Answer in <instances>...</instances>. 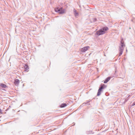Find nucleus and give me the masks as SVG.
I'll list each match as a JSON object with an SVG mask.
<instances>
[{
  "label": "nucleus",
  "mask_w": 135,
  "mask_h": 135,
  "mask_svg": "<svg viewBox=\"0 0 135 135\" xmlns=\"http://www.w3.org/2000/svg\"><path fill=\"white\" fill-rule=\"evenodd\" d=\"M0 86L4 88H6L7 87V86L6 85L3 84H0Z\"/></svg>",
  "instance_id": "9b49d317"
},
{
  "label": "nucleus",
  "mask_w": 135,
  "mask_h": 135,
  "mask_svg": "<svg viewBox=\"0 0 135 135\" xmlns=\"http://www.w3.org/2000/svg\"><path fill=\"white\" fill-rule=\"evenodd\" d=\"M89 47V46H86L82 48L81 50V51L82 52H84L86 51Z\"/></svg>",
  "instance_id": "423d86ee"
},
{
  "label": "nucleus",
  "mask_w": 135,
  "mask_h": 135,
  "mask_svg": "<svg viewBox=\"0 0 135 135\" xmlns=\"http://www.w3.org/2000/svg\"><path fill=\"white\" fill-rule=\"evenodd\" d=\"M1 111H2L0 109V113H1Z\"/></svg>",
  "instance_id": "4468645a"
},
{
  "label": "nucleus",
  "mask_w": 135,
  "mask_h": 135,
  "mask_svg": "<svg viewBox=\"0 0 135 135\" xmlns=\"http://www.w3.org/2000/svg\"><path fill=\"white\" fill-rule=\"evenodd\" d=\"M124 46L125 45L124 44V42L123 40H122L121 41V44H120L119 50V56L121 55L122 54Z\"/></svg>",
  "instance_id": "7ed1b4c3"
},
{
  "label": "nucleus",
  "mask_w": 135,
  "mask_h": 135,
  "mask_svg": "<svg viewBox=\"0 0 135 135\" xmlns=\"http://www.w3.org/2000/svg\"><path fill=\"white\" fill-rule=\"evenodd\" d=\"M24 68L25 69V71H27V70L29 68L28 66L26 65H25L24 66Z\"/></svg>",
  "instance_id": "9d476101"
},
{
  "label": "nucleus",
  "mask_w": 135,
  "mask_h": 135,
  "mask_svg": "<svg viewBox=\"0 0 135 135\" xmlns=\"http://www.w3.org/2000/svg\"><path fill=\"white\" fill-rule=\"evenodd\" d=\"M124 46L125 45L124 44V42L123 40H122L121 41V44H120L119 50V56L121 55L122 54Z\"/></svg>",
  "instance_id": "f03ea898"
},
{
  "label": "nucleus",
  "mask_w": 135,
  "mask_h": 135,
  "mask_svg": "<svg viewBox=\"0 0 135 135\" xmlns=\"http://www.w3.org/2000/svg\"><path fill=\"white\" fill-rule=\"evenodd\" d=\"M74 14L75 16H78V12H76V10L75 9H74Z\"/></svg>",
  "instance_id": "1a4fd4ad"
},
{
  "label": "nucleus",
  "mask_w": 135,
  "mask_h": 135,
  "mask_svg": "<svg viewBox=\"0 0 135 135\" xmlns=\"http://www.w3.org/2000/svg\"><path fill=\"white\" fill-rule=\"evenodd\" d=\"M106 87V86L104 84L101 85L100 87L99 88L97 94V95L99 96L101 94V92L102 90Z\"/></svg>",
  "instance_id": "39448f33"
},
{
  "label": "nucleus",
  "mask_w": 135,
  "mask_h": 135,
  "mask_svg": "<svg viewBox=\"0 0 135 135\" xmlns=\"http://www.w3.org/2000/svg\"><path fill=\"white\" fill-rule=\"evenodd\" d=\"M67 105L66 104H61L60 105V107L61 108H63L66 107Z\"/></svg>",
  "instance_id": "f8f14e48"
},
{
  "label": "nucleus",
  "mask_w": 135,
  "mask_h": 135,
  "mask_svg": "<svg viewBox=\"0 0 135 135\" xmlns=\"http://www.w3.org/2000/svg\"><path fill=\"white\" fill-rule=\"evenodd\" d=\"M55 11L56 12H58L60 14H63L66 12V9H62V8H56Z\"/></svg>",
  "instance_id": "20e7f679"
},
{
  "label": "nucleus",
  "mask_w": 135,
  "mask_h": 135,
  "mask_svg": "<svg viewBox=\"0 0 135 135\" xmlns=\"http://www.w3.org/2000/svg\"><path fill=\"white\" fill-rule=\"evenodd\" d=\"M20 83L19 80L18 79H16L15 80L14 83L15 85L16 86L18 85Z\"/></svg>",
  "instance_id": "0eeeda50"
},
{
  "label": "nucleus",
  "mask_w": 135,
  "mask_h": 135,
  "mask_svg": "<svg viewBox=\"0 0 135 135\" xmlns=\"http://www.w3.org/2000/svg\"><path fill=\"white\" fill-rule=\"evenodd\" d=\"M134 105H135V102L133 103L132 104V106H134Z\"/></svg>",
  "instance_id": "ddd939ff"
},
{
  "label": "nucleus",
  "mask_w": 135,
  "mask_h": 135,
  "mask_svg": "<svg viewBox=\"0 0 135 135\" xmlns=\"http://www.w3.org/2000/svg\"><path fill=\"white\" fill-rule=\"evenodd\" d=\"M110 79V77H109L107 78L104 81V83H107L108 81H109Z\"/></svg>",
  "instance_id": "6e6552de"
},
{
  "label": "nucleus",
  "mask_w": 135,
  "mask_h": 135,
  "mask_svg": "<svg viewBox=\"0 0 135 135\" xmlns=\"http://www.w3.org/2000/svg\"><path fill=\"white\" fill-rule=\"evenodd\" d=\"M108 30L107 27H103L102 29L99 30V31H97L96 33V34L99 36L104 34L105 33V31Z\"/></svg>",
  "instance_id": "f257e3e1"
}]
</instances>
